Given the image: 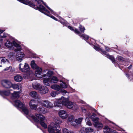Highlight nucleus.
Masks as SVG:
<instances>
[{
    "instance_id": "f257e3e1",
    "label": "nucleus",
    "mask_w": 133,
    "mask_h": 133,
    "mask_svg": "<svg viewBox=\"0 0 133 133\" xmlns=\"http://www.w3.org/2000/svg\"><path fill=\"white\" fill-rule=\"evenodd\" d=\"M20 2L24 4H30L32 6H33L35 9H37L39 11L42 13H44L45 15L50 17L51 18L54 19L57 21V19L53 16H50V12L47 10L45 9L44 6L42 5H39V6H35L34 4L31 3L29 2V0H18Z\"/></svg>"
},
{
    "instance_id": "f03ea898",
    "label": "nucleus",
    "mask_w": 133,
    "mask_h": 133,
    "mask_svg": "<svg viewBox=\"0 0 133 133\" xmlns=\"http://www.w3.org/2000/svg\"><path fill=\"white\" fill-rule=\"evenodd\" d=\"M19 68L22 72L26 73L28 74L29 75L33 73V71L30 70L29 66L26 63H25L24 65L20 63L19 65Z\"/></svg>"
},
{
    "instance_id": "7ed1b4c3",
    "label": "nucleus",
    "mask_w": 133,
    "mask_h": 133,
    "mask_svg": "<svg viewBox=\"0 0 133 133\" xmlns=\"http://www.w3.org/2000/svg\"><path fill=\"white\" fill-rule=\"evenodd\" d=\"M14 105L16 107L22 109L23 111L26 115L29 113L28 109L26 108H24V105L19 100H16L14 102Z\"/></svg>"
},
{
    "instance_id": "20e7f679",
    "label": "nucleus",
    "mask_w": 133,
    "mask_h": 133,
    "mask_svg": "<svg viewBox=\"0 0 133 133\" xmlns=\"http://www.w3.org/2000/svg\"><path fill=\"white\" fill-rule=\"evenodd\" d=\"M35 115L36 117L33 115H29V117L32 118L35 122L37 123L42 121H45V118L43 115L39 114H36Z\"/></svg>"
},
{
    "instance_id": "39448f33",
    "label": "nucleus",
    "mask_w": 133,
    "mask_h": 133,
    "mask_svg": "<svg viewBox=\"0 0 133 133\" xmlns=\"http://www.w3.org/2000/svg\"><path fill=\"white\" fill-rule=\"evenodd\" d=\"M52 72L51 71H48L47 73L43 75V78L44 84L45 85L49 86L50 82L51 76L52 75Z\"/></svg>"
},
{
    "instance_id": "423d86ee",
    "label": "nucleus",
    "mask_w": 133,
    "mask_h": 133,
    "mask_svg": "<svg viewBox=\"0 0 133 133\" xmlns=\"http://www.w3.org/2000/svg\"><path fill=\"white\" fill-rule=\"evenodd\" d=\"M63 101V105H65L69 109H70L73 107L75 109L77 108V106L76 104L69 101L68 99L67 98H65V99Z\"/></svg>"
},
{
    "instance_id": "0eeeda50",
    "label": "nucleus",
    "mask_w": 133,
    "mask_h": 133,
    "mask_svg": "<svg viewBox=\"0 0 133 133\" xmlns=\"http://www.w3.org/2000/svg\"><path fill=\"white\" fill-rule=\"evenodd\" d=\"M59 128V125L52 123L48 126V131L49 133H56Z\"/></svg>"
},
{
    "instance_id": "6e6552de",
    "label": "nucleus",
    "mask_w": 133,
    "mask_h": 133,
    "mask_svg": "<svg viewBox=\"0 0 133 133\" xmlns=\"http://www.w3.org/2000/svg\"><path fill=\"white\" fill-rule=\"evenodd\" d=\"M39 103L42 106L49 109L52 108L54 107L53 104L48 100H41Z\"/></svg>"
},
{
    "instance_id": "1a4fd4ad",
    "label": "nucleus",
    "mask_w": 133,
    "mask_h": 133,
    "mask_svg": "<svg viewBox=\"0 0 133 133\" xmlns=\"http://www.w3.org/2000/svg\"><path fill=\"white\" fill-rule=\"evenodd\" d=\"M94 48L96 50L101 51L103 52V54L106 56L107 58H109L112 62H114L115 61V59L113 57L110 56L105 51H104L102 49L99 47L96 46H94Z\"/></svg>"
},
{
    "instance_id": "9d476101",
    "label": "nucleus",
    "mask_w": 133,
    "mask_h": 133,
    "mask_svg": "<svg viewBox=\"0 0 133 133\" xmlns=\"http://www.w3.org/2000/svg\"><path fill=\"white\" fill-rule=\"evenodd\" d=\"M65 99L64 97H62L61 98H59L56 101L54 102V104L55 107H60L62 105H63V100Z\"/></svg>"
},
{
    "instance_id": "9b49d317",
    "label": "nucleus",
    "mask_w": 133,
    "mask_h": 133,
    "mask_svg": "<svg viewBox=\"0 0 133 133\" xmlns=\"http://www.w3.org/2000/svg\"><path fill=\"white\" fill-rule=\"evenodd\" d=\"M2 84L3 87L6 88H10L12 85L11 81L7 79L2 80Z\"/></svg>"
},
{
    "instance_id": "f8f14e48",
    "label": "nucleus",
    "mask_w": 133,
    "mask_h": 133,
    "mask_svg": "<svg viewBox=\"0 0 133 133\" xmlns=\"http://www.w3.org/2000/svg\"><path fill=\"white\" fill-rule=\"evenodd\" d=\"M29 105L30 108L33 110H36L37 108L38 105L35 100H31L30 101Z\"/></svg>"
},
{
    "instance_id": "ddd939ff",
    "label": "nucleus",
    "mask_w": 133,
    "mask_h": 133,
    "mask_svg": "<svg viewBox=\"0 0 133 133\" xmlns=\"http://www.w3.org/2000/svg\"><path fill=\"white\" fill-rule=\"evenodd\" d=\"M59 116L62 119H66L68 117L67 112L64 110H60L58 113Z\"/></svg>"
},
{
    "instance_id": "4468645a",
    "label": "nucleus",
    "mask_w": 133,
    "mask_h": 133,
    "mask_svg": "<svg viewBox=\"0 0 133 133\" xmlns=\"http://www.w3.org/2000/svg\"><path fill=\"white\" fill-rule=\"evenodd\" d=\"M42 70L41 68H38L35 72V76L39 78L43 77V75Z\"/></svg>"
},
{
    "instance_id": "2eb2a0df",
    "label": "nucleus",
    "mask_w": 133,
    "mask_h": 133,
    "mask_svg": "<svg viewBox=\"0 0 133 133\" xmlns=\"http://www.w3.org/2000/svg\"><path fill=\"white\" fill-rule=\"evenodd\" d=\"M24 53L21 52L17 53L16 55V59L19 62H21L23 60V58L25 56Z\"/></svg>"
},
{
    "instance_id": "dca6fc26",
    "label": "nucleus",
    "mask_w": 133,
    "mask_h": 133,
    "mask_svg": "<svg viewBox=\"0 0 133 133\" xmlns=\"http://www.w3.org/2000/svg\"><path fill=\"white\" fill-rule=\"evenodd\" d=\"M103 129L104 133H118L116 131L111 129L107 125L105 126Z\"/></svg>"
},
{
    "instance_id": "f3484780",
    "label": "nucleus",
    "mask_w": 133,
    "mask_h": 133,
    "mask_svg": "<svg viewBox=\"0 0 133 133\" xmlns=\"http://www.w3.org/2000/svg\"><path fill=\"white\" fill-rule=\"evenodd\" d=\"M36 110L38 112L43 114L46 113L48 112L47 109L41 106L37 108Z\"/></svg>"
},
{
    "instance_id": "a211bd4d",
    "label": "nucleus",
    "mask_w": 133,
    "mask_h": 133,
    "mask_svg": "<svg viewBox=\"0 0 133 133\" xmlns=\"http://www.w3.org/2000/svg\"><path fill=\"white\" fill-rule=\"evenodd\" d=\"M41 94H45L48 92L49 90L46 87H42L40 88L39 90Z\"/></svg>"
},
{
    "instance_id": "6ab92c4d",
    "label": "nucleus",
    "mask_w": 133,
    "mask_h": 133,
    "mask_svg": "<svg viewBox=\"0 0 133 133\" xmlns=\"http://www.w3.org/2000/svg\"><path fill=\"white\" fill-rule=\"evenodd\" d=\"M12 44L18 48L15 49V52L19 51L21 50V47L20 45L17 43L16 41H13Z\"/></svg>"
},
{
    "instance_id": "aec40b11",
    "label": "nucleus",
    "mask_w": 133,
    "mask_h": 133,
    "mask_svg": "<svg viewBox=\"0 0 133 133\" xmlns=\"http://www.w3.org/2000/svg\"><path fill=\"white\" fill-rule=\"evenodd\" d=\"M5 63H9L8 61L5 57L0 58V66H2L3 64Z\"/></svg>"
},
{
    "instance_id": "412c9836",
    "label": "nucleus",
    "mask_w": 133,
    "mask_h": 133,
    "mask_svg": "<svg viewBox=\"0 0 133 133\" xmlns=\"http://www.w3.org/2000/svg\"><path fill=\"white\" fill-rule=\"evenodd\" d=\"M11 87L15 89H19L20 91H21L22 89V85L20 84H12Z\"/></svg>"
},
{
    "instance_id": "4be33fe9",
    "label": "nucleus",
    "mask_w": 133,
    "mask_h": 133,
    "mask_svg": "<svg viewBox=\"0 0 133 133\" xmlns=\"http://www.w3.org/2000/svg\"><path fill=\"white\" fill-rule=\"evenodd\" d=\"M42 2V3H43V4L46 6L47 8L50 11V12L51 13L53 14H55V12H54L47 5H46L45 3L43 1H42V0H38V1H37L36 0H35V3L36 2L38 4H39L40 3H41V2Z\"/></svg>"
},
{
    "instance_id": "5701e85b",
    "label": "nucleus",
    "mask_w": 133,
    "mask_h": 133,
    "mask_svg": "<svg viewBox=\"0 0 133 133\" xmlns=\"http://www.w3.org/2000/svg\"><path fill=\"white\" fill-rule=\"evenodd\" d=\"M20 91L17 92L15 91L14 93L12 94V98L14 99L15 98H17L19 97V94L21 93Z\"/></svg>"
},
{
    "instance_id": "b1692460",
    "label": "nucleus",
    "mask_w": 133,
    "mask_h": 133,
    "mask_svg": "<svg viewBox=\"0 0 133 133\" xmlns=\"http://www.w3.org/2000/svg\"><path fill=\"white\" fill-rule=\"evenodd\" d=\"M3 31L0 30V42H2V38H5L7 36V34L5 33H2Z\"/></svg>"
},
{
    "instance_id": "393cba45",
    "label": "nucleus",
    "mask_w": 133,
    "mask_h": 133,
    "mask_svg": "<svg viewBox=\"0 0 133 133\" xmlns=\"http://www.w3.org/2000/svg\"><path fill=\"white\" fill-rule=\"evenodd\" d=\"M14 80L16 82H21L23 79L22 77L19 75H17L14 77Z\"/></svg>"
},
{
    "instance_id": "a878e982",
    "label": "nucleus",
    "mask_w": 133,
    "mask_h": 133,
    "mask_svg": "<svg viewBox=\"0 0 133 133\" xmlns=\"http://www.w3.org/2000/svg\"><path fill=\"white\" fill-rule=\"evenodd\" d=\"M30 65L31 67L34 69H37L38 68H40L38 67L34 61H31Z\"/></svg>"
},
{
    "instance_id": "bb28decb",
    "label": "nucleus",
    "mask_w": 133,
    "mask_h": 133,
    "mask_svg": "<svg viewBox=\"0 0 133 133\" xmlns=\"http://www.w3.org/2000/svg\"><path fill=\"white\" fill-rule=\"evenodd\" d=\"M94 127L97 128L101 129L103 127V124L101 122H99L97 123L94 124Z\"/></svg>"
},
{
    "instance_id": "cd10ccee",
    "label": "nucleus",
    "mask_w": 133,
    "mask_h": 133,
    "mask_svg": "<svg viewBox=\"0 0 133 133\" xmlns=\"http://www.w3.org/2000/svg\"><path fill=\"white\" fill-rule=\"evenodd\" d=\"M32 86L34 89H38L39 90L40 88L42 87V86L39 83H35L33 84Z\"/></svg>"
},
{
    "instance_id": "c85d7f7f",
    "label": "nucleus",
    "mask_w": 133,
    "mask_h": 133,
    "mask_svg": "<svg viewBox=\"0 0 133 133\" xmlns=\"http://www.w3.org/2000/svg\"><path fill=\"white\" fill-rule=\"evenodd\" d=\"M51 88L57 91H59L61 89L60 86L57 84H54L51 87Z\"/></svg>"
},
{
    "instance_id": "c756f323",
    "label": "nucleus",
    "mask_w": 133,
    "mask_h": 133,
    "mask_svg": "<svg viewBox=\"0 0 133 133\" xmlns=\"http://www.w3.org/2000/svg\"><path fill=\"white\" fill-rule=\"evenodd\" d=\"M74 119L75 118L73 116L69 117L68 119V121L71 122V124L72 125H75L74 124H73L74 122V123H75Z\"/></svg>"
},
{
    "instance_id": "7c9ffc66",
    "label": "nucleus",
    "mask_w": 133,
    "mask_h": 133,
    "mask_svg": "<svg viewBox=\"0 0 133 133\" xmlns=\"http://www.w3.org/2000/svg\"><path fill=\"white\" fill-rule=\"evenodd\" d=\"M51 76L50 79V82L53 83H57L58 81V79L55 76H53L52 77H51Z\"/></svg>"
},
{
    "instance_id": "2f4dec72",
    "label": "nucleus",
    "mask_w": 133,
    "mask_h": 133,
    "mask_svg": "<svg viewBox=\"0 0 133 133\" xmlns=\"http://www.w3.org/2000/svg\"><path fill=\"white\" fill-rule=\"evenodd\" d=\"M5 45L7 47L10 48H11L13 45L12 43L10 41H7L5 44Z\"/></svg>"
},
{
    "instance_id": "473e14b6",
    "label": "nucleus",
    "mask_w": 133,
    "mask_h": 133,
    "mask_svg": "<svg viewBox=\"0 0 133 133\" xmlns=\"http://www.w3.org/2000/svg\"><path fill=\"white\" fill-rule=\"evenodd\" d=\"M29 94L31 96L34 98H36L38 96V94L37 92L35 91H31L30 92Z\"/></svg>"
},
{
    "instance_id": "72a5a7b5",
    "label": "nucleus",
    "mask_w": 133,
    "mask_h": 133,
    "mask_svg": "<svg viewBox=\"0 0 133 133\" xmlns=\"http://www.w3.org/2000/svg\"><path fill=\"white\" fill-rule=\"evenodd\" d=\"M10 94V92L9 91H0V94L1 95H4L6 96H8Z\"/></svg>"
},
{
    "instance_id": "f704fd0d",
    "label": "nucleus",
    "mask_w": 133,
    "mask_h": 133,
    "mask_svg": "<svg viewBox=\"0 0 133 133\" xmlns=\"http://www.w3.org/2000/svg\"><path fill=\"white\" fill-rule=\"evenodd\" d=\"M79 36L81 38L85 41L88 40L89 38V36L85 34L80 35Z\"/></svg>"
},
{
    "instance_id": "c9c22d12",
    "label": "nucleus",
    "mask_w": 133,
    "mask_h": 133,
    "mask_svg": "<svg viewBox=\"0 0 133 133\" xmlns=\"http://www.w3.org/2000/svg\"><path fill=\"white\" fill-rule=\"evenodd\" d=\"M4 71L10 70L11 72H13L15 70V69L14 68H12L11 66H10L8 67H7L3 70Z\"/></svg>"
},
{
    "instance_id": "e433bc0d",
    "label": "nucleus",
    "mask_w": 133,
    "mask_h": 133,
    "mask_svg": "<svg viewBox=\"0 0 133 133\" xmlns=\"http://www.w3.org/2000/svg\"><path fill=\"white\" fill-rule=\"evenodd\" d=\"M60 87L63 88H66L67 87V85L64 82H62L60 84Z\"/></svg>"
},
{
    "instance_id": "4c0bfd02",
    "label": "nucleus",
    "mask_w": 133,
    "mask_h": 133,
    "mask_svg": "<svg viewBox=\"0 0 133 133\" xmlns=\"http://www.w3.org/2000/svg\"><path fill=\"white\" fill-rule=\"evenodd\" d=\"M85 130L87 133L93 132L94 131L93 129L89 127L86 128Z\"/></svg>"
},
{
    "instance_id": "58836bf2",
    "label": "nucleus",
    "mask_w": 133,
    "mask_h": 133,
    "mask_svg": "<svg viewBox=\"0 0 133 133\" xmlns=\"http://www.w3.org/2000/svg\"><path fill=\"white\" fill-rule=\"evenodd\" d=\"M83 119V118H79L78 119H76L75 120V123H76V124H80Z\"/></svg>"
},
{
    "instance_id": "ea45409f",
    "label": "nucleus",
    "mask_w": 133,
    "mask_h": 133,
    "mask_svg": "<svg viewBox=\"0 0 133 133\" xmlns=\"http://www.w3.org/2000/svg\"><path fill=\"white\" fill-rule=\"evenodd\" d=\"M91 119H92V121L94 123V124L97 123L99 122H98L99 118L98 117L95 118L91 117Z\"/></svg>"
},
{
    "instance_id": "a19ab883",
    "label": "nucleus",
    "mask_w": 133,
    "mask_h": 133,
    "mask_svg": "<svg viewBox=\"0 0 133 133\" xmlns=\"http://www.w3.org/2000/svg\"><path fill=\"white\" fill-rule=\"evenodd\" d=\"M55 122L56 124H55L56 125H59V124H60L62 123V121L59 119L58 118H57L55 120Z\"/></svg>"
},
{
    "instance_id": "79ce46f5",
    "label": "nucleus",
    "mask_w": 133,
    "mask_h": 133,
    "mask_svg": "<svg viewBox=\"0 0 133 133\" xmlns=\"http://www.w3.org/2000/svg\"><path fill=\"white\" fill-rule=\"evenodd\" d=\"M45 121H42L40 122V123L41 126L44 128L45 129L47 128L46 124L44 122Z\"/></svg>"
},
{
    "instance_id": "37998d69",
    "label": "nucleus",
    "mask_w": 133,
    "mask_h": 133,
    "mask_svg": "<svg viewBox=\"0 0 133 133\" xmlns=\"http://www.w3.org/2000/svg\"><path fill=\"white\" fill-rule=\"evenodd\" d=\"M79 28L80 31L82 33L84 32V31L85 30V29L84 26H82L81 25H80L79 27Z\"/></svg>"
},
{
    "instance_id": "c03bdc74",
    "label": "nucleus",
    "mask_w": 133,
    "mask_h": 133,
    "mask_svg": "<svg viewBox=\"0 0 133 133\" xmlns=\"http://www.w3.org/2000/svg\"><path fill=\"white\" fill-rule=\"evenodd\" d=\"M58 92L57 91H52L50 93V95L52 97H55L56 95H58Z\"/></svg>"
},
{
    "instance_id": "a18cd8bd",
    "label": "nucleus",
    "mask_w": 133,
    "mask_h": 133,
    "mask_svg": "<svg viewBox=\"0 0 133 133\" xmlns=\"http://www.w3.org/2000/svg\"><path fill=\"white\" fill-rule=\"evenodd\" d=\"M63 133H74L73 132L70 131L66 128L63 129Z\"/></svg>"
},
{
    "instance_id": "49530a36",
    "label": "nucleus",
    "mask_w": 133,
    "mask_h": 133,
    "mask_svg": "<svg viewBox=\"0 0 133 133\" xmlns=\"http://www.w3.org/2000/svg\"><path fill=\"white\" fill-rule=\"evenodd\" d=\"M96 116V114L94 113H93L92 115H91L90 114H88L87 115V116L88 117H89V118H91V117H93V116L95 117Z\"/></svg>"
},
{
    "instance_id": "de8ad7c7",
    "label": "nucleus",
    "mask_w": 133,
    "mask_h": 133,
    "mask_svg": "<svg viewBox=\"0 0 133 133\" xmlns=\"http://www.w3.org/2000/svg\"><path fill=\"white\" fill-rule=\"evenodd\" d=\"M117 59L120 61H123L124 60V58L120 56H118L116 58Z\"/></svg>"
},
{
    "instance_id": "09e8293b",
    "label": "nucleus",
    "mask_w": 133,
    "mask_h": 133,
    "mask_svg": "<svg viewBox=\"0 0 133 133\" xmlns=\"http://www.w3.org/2000/svg\"><path fill=\"white\" fill-rule=\"evenodd\" d=\"M60 92L63 95H64L66 93V91L65 90H61Z\"/></svg>"
},
{
    "instance_id": "8fccbe9b",
    "label": "nucleus",
    "mask_w": 133,
    "mask_h": 133,
    "mask_svg": "<svg viewBox=\"0 0 133 133\" xmlns=\"http://www.w3.org/2000/svg\"><path fill=\"white\" fill-rule=\"evenodd\" d=\"M74 32L76 33L77 34H79V35H80V32L77 29H75L74 30Z\"/></svg>"
},
{
    "instance_id": "3c124183",
    "label": "nucleus",
    "mask_w": 133,
    "mask_h": 133,
    "mask_svg": "<svg viewBox=\"0 0 133 133\" xmlns=\"http://www.w3.org/2000/svg\"><path fill=\"white\" fill-rule=\"evenodd\" d=\"M87 124L89 126H91L92 125V124L89 121H87Z\"/></svg>"
},
{
    "instance_id": "603ef678",
    "label": "nucleus",
    "mask_w": 133,
    "mask_h": 133,
    "mask_svg": "<svg viewBox=\"0 0 133 133\" xmlns=\"http://www.w3.org/2000/svg\"><path fill=\"white\" fill-rule=\"evenodd\" d=\"M84 129H85L84 128H82L81 129V130H80V131L79 132L80 133H83Z\"/></svg>"
},
{
    "instance_id": "864d4df0",
    "label": "nucleus",
    "mask_w": 133,
    "mask_h": 133,
    "mask_svg": "<svg viewBox=\"0 0 133 133\" xmlns=\"http://www.w3.org/2000/svg\"><path fill=\"white\" fill-rule=\"evenodd\" d=\"M82 110L83 112L85 113L86 112V110L85 108H82Z\"/></svg>"
},
{
    "instance_id": "5fc2aeb1",
    "label": "nucleus",
    "mask_w": 133,
    "mask_h": 133,
    "mask_svg": "<svg viewBox=\"0 0 133 133\" xmlns=\"http://www.w3.org/2000/svg\"><path fill=\"white\" fill-rule=\"evenodd\" d=\"M68 28H69L70 30L72 31H73L74 30V29L73 28L70 26H69Z\"/></svg>"
},
{
    "instance_id": "6e6d98bb",
    "label": "nucleus",
    "mask_w": 133,
    "mask_h": 133,
    "mask_svg": "<svg viewBox=\"0 0 133 133\" xmlns=\"http://www.w3.org/2000/svg\"><path fill=\"white\" fill-rule=\"evenodd\" d=\"M105 48L106 50L108 51H109L110 50L109 48V47H105Z\"/></svg>"
},
{
    "instance_id": "4d7b16f0",
    "label": "nucleus",
    "mask_w": 133,
    "mask_h": 133,
    "mask_svg": "<svg viewBox=\"0 0 133 133\" xmlns=\"http://www.w3.org/2000/svg\"><path fill=\"white\" fill-rule=\"evenodd\" d=\"M58 130V131H57V132L56 133H61V129H59Z\"/></svg>"
},
{
    "instance_id": "13d9d810",
    "label": "nucleus",
    "mask_w": 133,
    "mask_h": 133,
    "mask_svg": "<svg viewBox=\"0 0 133 133\" xmlns=\"http://www.w3.org/2000/svg\"><path fill=\"white\" fill-rule=\"evenodd\" d=\"M131 66H132V65H130L128 67V68L129 69L131 68Z\"/></svg>"
},
{
    "instance_id": "bf43d9fd",
    "label": "nucleus",
    "mask_w": 133,
    "mask_h": 133,
    "mask_svg": "<svg viewBox=\"0 0 133 133\" xmlns=\"http://www.w3.org/2000/svg\"><path fill=\"white\" fill-rule=\"evenodd\" d=\"M74 123V122H73V124H74L75 125H73L74 126H76V125H75V123Z\"/></svg>"
},
{
    "instance_id": "052dcab7",
    "label": "nucleus",
    "mask_w": 133,
    "mask_h": 133,
    "mask_svg": "<svg viewBox=\"0 0 133 133\" xmlns=\"http://www.w3.org/2000/svg\"><path fill=\"white\" fill-rule=\"evenodd\" d=\"M93 110L94 111V112H96V110L94 109H93Z\"/></svg>"
},
{
    "instance_id": "680f3d73",
    "label": "nucleus",
    "mask_w": 133,
    "mask_h": 133,
    "mask_svg": "<svg viewBox=\"0 0 133 133\" xmlns=\"http://www.w3.org/2000/svg\"><path fill=\"white\" fill-rule=\"evenodd\" d=\"M126 76L127 77H128V74H126Z\"/></svg>"
},
{
    "instance_id": "e2e57ef3",
    "label": "nucleus",
    "mask_w": 133,
    "mask_h": 133,
    "mask_svg": "<svg viewBox=\"0 0 133 133\" xmlns=\"http://www.w3.org/2000/svg\"><path fill=\"white\" fill-rule=\"evenodd\" d=\"M88 118V117H86V119H85V120H86V121H87V118Z\"/></svg>"
}]
</instances>
